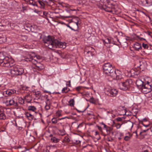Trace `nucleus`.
I'll return each instance as SVG.
<instances>
[{"mask_svg":"<svg viewBox=\"0 0 152 152\" xmlns=\"http://www.w3.org/2000/svg\"><path fill=\"white\" fill-rule=\"evenodd\" d=\"M6 94L9 95H10L14 94H18V91H16L14 89H9L8 90L6 91Z\"/></svg>","mask_w":152,"mask_h":152,"instance_id":"dca6fc26","label":"nucleus"},{"mask_svg":"<svg viewBox=\"0 0 152 152\" xmlns=\"http://www.w3.org/2000/svg\"><path fill=\"white\" fill-rule=\"evenodd\" d=\"M43 15L44 16V17L46 18V19L48 20V16L49 15L48 14V13L46 11L44 12Z\"/></svg>","mask_w":152,"mask_h":152,"instance_id":"473e14b6","label":"nucleus"},{"mask_svg":"<svg viewBox=\"0 0 152 152\" xmlns=\"http://www.w3.org/2000/svg\"><path fill=\"white\" fill-rule=\"evenodd\" d=\"M81 89L82 87L81 86H78L76 88V90L78 91H80L81 90Z\"/></svg>","mask_w":152,"mask_h":152,"instance_id":"a18cd8bd","label":"nucleus"},{"mask_svg":"<svg viewBox=\"0 0 152 152\" xmlns=\"http://www.w3.org/2000/svg\"><path fill=\"white\" fill-rule=\"evenodd\" d=\"M38 3L41 6V8H43L44 7L45 4L44 3V2L41 1H39Z\"/></svg>","mask_w":152,"mask_h":152,"instance_id":"72a5a7b5","label":"nucleus"},{"mask_svg":"<svg viewBox=\"0 0 152 152\" xmlns=\"http://www.w3.org/2000/svg\"><path fill=\"white\" fill-rule=\"evenodd\" d=\"M152 5V0H147L146 6H150Z\"/></svg>","mask_w":152,"mask_h":152,"instance_id":"7c9ffc66","label":"nucleus"},{"mask_svg":"<svg viewBox=\"0 0 152 152\" xmlns=\"http://www.w3.org/2000/svg\"><path fill=\"white\" fill-rule=\"evenodd\" d=\"M130 137L128 136H126L124 138V139L126 141H128L129 140Z\"/></svg>","mask_w":152,"mask_h":152,"instance_id":"de8ad7c7","label":"nucleus"},{"mask_svg":"<svg viewBox=\"0 0 152 152\" xmlns=\"http://www.w3.org/2000/svg\"><path fill=\"white\" fill-rule=\"evenodd\" d=\"M132 82L131 80H127L125 82H122L118 83L120 88L122 90L126 91L128 90L130 87V85Z\"/></svg>","mask_w":152,"mask_h":152,"instance_id":"39448f33","label":"nucleus"},{"mask_svg":"<svg viewBox=\"0 0 152 152\" xmlns=\"http://www.w3.org/2000/svg\"><path fill=\"white\" fill-rule=\"evenodd\" d=\"M35 95L36 97L38 99H39L41 96V94L40 91H39L35 92Z\"/></svg>","mask_w":152,"mask_h":152,"instance_id":"c85d7f7f","label":"nucleus"},{"mask_svg":"<svg viewBox=\"0 0 152 152\" xmlns=\"http://www.w3.org/2000/svg\"><path fill=\"white\" fill-rule=\"evenodd\" d=\"M25 58V60L26 61H31L32 63H35L36 62L35 59H34V57L29 54L26 55Z\"/></svg>","mask_w":152,"mask_h":152,"instance_id":"ddd939ff","label":"nucleus"},{"mask_svg":"<svg viewBox=\"0 0 152 152\" xmlns=\"http://www.w3.org/2000/svg\"><path fill=\"white\" fill-rule=\"evenodd\" d=\"M45 108L46 110H49L50 108L49 104H48L47 103H46V105L45 107Z\"/></svg>","mask_w":152,"mask_h":152,"instance_id":"4c0bfd02","label":"nucleus"},{"mask_svg":"<svg viewBox=\"0 0 152 152\" xmlns=\"http://www.w3.org/2000/svg\"><path fill=\"white\" fill-rule=\"evenodd\" d=\"M137 38H138V39H140V40L141 41H142L143 40H145V39L140 37L139 36H137Z\"/></svg>","mask_w":152,"mask_h":152,"instance_id":"49530a36","label":"nucleus"},{"mask_svg":"<svg viewBox=\"0 0 152 152\" xmlns=\"http://www.w3.org/2000/svg\"><path fill=\"white\" fill-rule=\"evenodd\" d=\"M26 117L30 120H32L34 118V116L30 113L27 112L25 114Z\"/></svg>","mask_w":152,"mask_h":152,"instance_id":"6ab92c4d","label":"nucleus"},{"mask_svg":"<svg viewBox=\"0 0 152 152\" xmlns=\"http://www.w3.org/2000/svg\"><path fill=\"white\" fill-rule=\"evenodd\" d=\"M10 60L11 59H10L8 57H5L3 60L0 63V66L8 68L11 67L13 66V64L12 63H10Z\"/></svg>","mask_w":152,"mask_h":152,"instance_id":"423d86ee","label":"nucleus"},{"mask_svg":"<svg viewBox=\"0 0 152 152\" xmlns=\"http://www.w3.org/2000/svg\"><path fill=\"white\" fill-rule=\"evenodd\" d=\"M105 10L106 11L110 12H113V11L111 9L109 8H106L105 9Z\"/></svg>","mask_w":152,"mask_h":152,"instance_id":"79ce46f5","label":"nucleus"},{"mask_svg":"<svg viewBox=\"0 0 152 152\" xmlns=\"http://www.w3.org/2000/svg\"><path fill=\"white\" fill-rule=\"evenodd\" d=\"M69 105L71 107H73L74 104V100L73 99H71L69 101Z\"/></svg>","mask_w":152,"mask_h":152,"instance_id":"c756f323","label":"nucleus"},{"mask_svg":"<svg viewBox=\"0 0 152 152\" xmlns=\"http://www.w3.org/2000/svg\"><path fill=\"white\" fill-rule=\"evenodd\" d=\"M136 84L139 88L142 89V90L146 93L150 92L151 90V86L148 81L146 82V83L144 85L143 81L140 79H138L136 81Z\"/></svg>","mask_w":152,"mask_h":152,"instance_id":"f257e3e1","label":"nucleus"},{"mask_svg":"<svg viewBox=\"0 0 152 152\" xmlns=\"http://www.w3.org/2000/svg\"><path fill=\"white\" fill-rule=\"evenodd\" d=\"M77 1L78 2V3H77L79 4H81L82 2L81 0H78Z\"/></svg>","mask_w":152,"mask_h":152,"instance_id":"0e129e2a","label":"nucleus"},{"mask_svg":"<svg viewBox=\"0 0 152 152\" xmlns=\"http://www.w3.org/2000/svg\"><path fill=\"white\" fill-rule=\"evenodd\" d=\"M52 121L53 124H55L57 123V120L55 118H53L52 119Z\"/></svg>","mask_w":152,"mask_h":152,"instance_id":"c03bdc74","label":"nucleus"},{"mask_svg":"<svg viewBox=\"0 0 152 152\" xmlns=\"http://www.w3.org/2000/svg\"><path fill=\"white\" fill-rule=\"evenodd\" d=\"M133 124L131 122H129L126 124V126L129 128L132 129L133 126Z\"/></svg>","mask_w":152,"mask_h":152,"instance_id":"393cba45","label":"nucleus"},{"mask_svg":"<svg viewBox=\"0 0 152 152\" xmlns=\"http://www.w3.org/2000/svg\"><path fill=\"white\" fill-rule=\"evenodd\" d=\"M152 33L151 32H150V31H148V34L151 36V34H152Z\"/></svg>","mask_w":152,"mask_h":152,"instance_id":"e2e57ef3","label":"nucleus"},{"mask_svg":"<svg viewBox=\"0 0 152 152\" xmlns=\"http://www.w3.org/2000/svg\"><path fill=\"white\" fill-rule=\"evenodd\" d=\"M5 103L7 106H13L15 107H17L18 106L17 102L13 98L7 100Z\"/></svg>","mask_w":152,"mask_h":152,"instance_id":"9b49d317","label":"nucleus"},{"mask_svg":"<svg viewBox=\"0 0 152 152\" xmlns=\"http://www.w3.org/2000/svg\"><path fill=\"white\" fill-rule=\"evenodd\" d=\"M29 2L30 4H32L34 6H37V5L35 1H33V0H30L29 1Z\"/></svg>","mask_w":152,"mask_h":152,"instance_id":"f704fd0d","label":"nucleus"},{"mask_svg":"<svg viewBox=\"0 0 152 152\" xmlns=\"http://www.w3.org/2000/svg\"><path fill=\"white\" fill-rule=\"evenodd\" d=\"M109 95L111 97H114L116 96L118 91L115 89H112L108 91Z\"/></svg>","mask_w":152,"mask_h":152,"instance_id":"4468645a","label":"nucleus"},{"mask_svg":"<svg viewBox=\"0 0 152 152\" xmlns=\"http://www.w3.org/2000/svg\"><path fill=\"white\" fill-rule=\"evenodd\" d=\"M143 126L146 127H148V125H144V124H143Z\"/></svg>","mask_w":152,"mask_h":152,"instance_id":"338daca9","label":"nucleus"},{"mask_svg":"<svg viewBox=\"0 0 152 152\" xmlns=\"http://www.w3.org/2000/svg\"><path fill=\"white\" fill-rule=\"evenodd\" d=\"M89 101L91 103H92L93 104H95V101L93 97L90 99Z\"/></svg>","mask_w":152,"mask_h":152,"instance_id":"ea45409f","label":"nucleus"},{"mask_svg":"<svg viewBox=\"0 0 152 152\" xmlns=\"http://www.w3.org/2000/svg\"><path fill=\"white\" fill-rule=\"evenodd\" d=\"M51 140L52 142L56 143L59 141V139L56 138V137H53L51 139Z\"/></svg>","mask_w":152,"mask_h":152,"instance_id":"5701e85b","label":"nucleus"},{"mask_svg":"<svg viewBox=\"0 0 152 152\" xmlns=\"http://www.w3.org/2000/svg\"><path fill=\"white\" fill-rule=\"evenodd\" d=\"M78 20L77 22L72 21L70 22L67 26L72 30L77 31L78 28Z\"/></svg>","mask_w":152,"mask_h":152,"instance_id":"1a4fd4ad","label":"nucleus"},{"mask_svg":"<svg viewBox=\"0 0 152 152\" xmlns=\"http://www.w3.org/2000/svg\"><path fill=\"white\" fill-rule=\"evenodd\" d=\"M34 65H35V66L34 67V69L35 70H33L34 71H37V70L38 71H40L42 69H43L44 68V66L42 64L40 63L39 62H35L34 63H32Z\"/></svg>","mask_w":152,"mask_h":152,"instance_id":"f8f14e48","label":"nucleus"},{"mask_svg":"<svg viewBox=\"0 0 152 152\" xmlns=\"http://www.w3.org/2000/svg\"><path fill=\"white\" fill-rule=\"evenodd\" d=\"M57 115L58 116H61V114L59 112H57L56 113Z\"/></svg>","mask_w":152,"mask_h":152,"instance_id":"680f3d73","label":"nucleus"},{"mask_svg":"<svg viewBox=\"0 0 152 152\" xmlns=\"http://www.w3.org/2000/svg\"><path fill=\"white\" fill-rule=\"evenodd\" d=\"M143 152H148V151L147 150H145L143 151Z\"/></svg>","mask_w":152,"mask_h":152,"instance_id":"774afa93","label":"nucleus"},{"mask_svg":"<svg viewBox=\"0 0 152 152\" xmlns=\"http://www.w3.org/2000/svg\"><path fill=\"white\" fill-rule=\"evenodd\" d=\"M42 57L39 55H35L34 56V59H35L36 61L35 62H38V60H41L42 59Z\"/></svg>","mask_w":152,"mask_h":152,"instance_id":"412c9836","label":"nucleus"},{"mask_svg":"<svg viewBox=\"0 0 152 152\" xmlns=\"http://www.w3.org/2000/svg\"><path fill=\"white\" fill-rule=\"evenodd\" d=\"M53 45V48H64L66 47V44L65 42H61L58 40L55 39Z\"/></svg>","mask_w":152,"mask_h":152,"instance_id":"0eeeda50","label":"nucleus"},{"mask_svg":"<svg viewBox=\"0 0 152 152\" xmlns=\"http://www.w3.org/2000/svg\"><path fill=\"white\" fill-rule=\"evenodd\" d=\"M76 143H77V144L79 143L80 142V141L79 140H76Z\"/></svg>","mask_w":152,"mask_h":152,"instance_id":"69168bd1","label":"nucleus"},{"mask_svg":"<svg viewBox=\"0 0 152 152\" xmlns=\"http://www.w3.org/2000/svg\"><path fill=\"white\" fill-rule=\"evenodd\" d=\"M69 91V89L67 88V87L64 88L62 90V93H67Z\"/></svg>","mask_w":152,"mask_h":152,"instance_id":"cd10ccee","label":"nucleus"},{"mask_svg":"<svg viewBox=\"0 0 152 152\" xmlns=\"http://www.w3.org/2000/svg\"><path fill=\"white\" fill-rule=\"evenodd\" d=\"M53 45V48H64L66 47V44L65 42H61L58 40L55 39Z\"/></svg>","mask_w":152,"mask_h":152,"instance_id":"6e6552de","label":"nucleus"},{"mask_svg":"<svg viewBox=\"0 0 152 152\" xmlns=\"http://www.w3.org/2000/svg\"><path fill=\"white\" fill-rule=\"evenodd\" d=\"M142 47L145 49H148V48L149 47L148 45L146 44H145L144 43H143L142 44Z\"/></svg>","mask_w":152,"mask_h":152,"instance_id":"58836bf2","label":"nucleus"},{"mask_svg":"<svg viewBox=\"0 0 152 152\" xmlns=\"http://www.w3.org/2000/svg\"><path fill=\"white\" fill-rule=\"evenodd\" d=\"M6 37L4 36H0V43L5 42L6 41Z\"/></svg>","mask_w":152,"mask_h":152,"instance_id":"4be33fe9","label":"nucleus"},{"mask_svg":"<svg viewBox=\"0 0 152 152\" xmlns=\"http://www.w3.org/2000/svg\"><path fill=\"white\" fill-rule=\"evenodd\" d=\"M28 88V87H23V89L24 90H27V89Z\"/></svg>","mask_w":152,"mask_h":152,"instance_id":"13d9d810","label":"nucleus"},{"mask_svg":"<svg viewBox=\"0 0 152 152\" xmlns=\"http://www.w3.org/2000/svg\"><path fill=\"white\" fill-rule=\"evenodd\" d=\"M4 57H4L2 54H1L0 55V63L1 62V61H2L3 60L4 58Z\"/></svg>","mask_w":152,"mask_h":152,"instance_id":"a19ab883","label":"nucleus"},{"mask_svg":"<svg viewBox=\"0 0 152 152\" xmlns=\"http://www.w3.org/2000/svg\"><path fill=\"white\" fill-rule=\"evenodd\" d=\"M140 1L142 5L146 6L147 0H140Z\"/></svg>","mask_w":152,"mask_h":152,"instance_id":"c9c22d12","label":"nucleus"},{"mask_svg":"<svg viewBox=\"0 0 152 152\" xmlns=\"http://www.w3.org/2000/svg\"><path fill=\"white\" fill-rule=\"evenodd\" d=\"M103 69L104 73L107 76H110L115 75L114 73L115 69L110 63L105 64L103 66Z\"/></svg>","mask_w":152,"mask_h":152,"instance_id":"f03ea898","label":"nucleus"},{"mask_svg":"<svg viewBox=\"0 0 152 152\" xmlns=\"http://www.w3.org/2000/svg\"><path fill=\"white\" fill-rule=\"evenodd\" d=\"M24 99L27 103H30L32 100L31 97L29 94L25 96Z\"/></svg>","mask_w":152,"mask_h":152,"instance_id":"a211bd4d","label":"nucleus"},{"mask_svg":"<svg viewBox=\"0 0 152 152\" xmlns=\"http://www.w3.org/2000/svg\"><path fill=\"white\" fill-rule=\"evenodd\" d=\"M45 1V3H46V4L48 5L50 4L52 2V1Z\"/></svg>","mask_w":152,"mask_h":152,"instance_id":"09e8293b","label":"nucleus"},{"mask_svg":"<svg viewBox=\"0 0 152 152\" xmlns=\"http://www.w3.org/2000/svg\"><path fill=\"white\" fill-rule=\"evenodd\" d=\"M20 103L21 104H24V100L23 99H22V98H21L20 102Z\"/></svg>","mask_w":152,"mask_h":152,"instance_id":"5fc2aeb1","label":"nucleus"},{"mask_svg":"<svg viewBox=\"0 0 152 152\" xmlns=\"http://www.w3.org/2000/svg\"><path fill=\"white\" fill-rule=\"evenodd\" d=\"M114 73L115 75H111V77L114 79L118 80L119 79L122 80V78L121 75V72L118 70L114 69Z\"/></svg>","mask_w":152,"mask_h":152,"instance_id":"9d476101","label":"nucleus"},{"mask_svg":"<svg viewBox=\"0 0 152 152\" xmlns=\"http://www.w3.org/2000/svg\"><path fill=\"white\" fill-rule=\"evenodd\" d=\"M116 120L118 121H121L122 120V118H116Z\"/></svg>","mask_w":152,"mask_h":152,"instance_id":"3c124183","label":"nucleus"},{"mask_svg":"<svg viewBox=\"0 0 152 152\" xmlns=\"http://www.w3.org/2000/svg\"><path fill=\"white\" fill-rule=\"evenodd\" d=\"M149 129H146V130H142V131L140 133V134H141L143 133V132H146V131H147Z\"/></svg>","mask_w":152,"mask_h":152,"instance_id":"8fccbe9b","label":"nucleus"},{"mask_svg":"<svg viewBox=\"0 0 152 152\" xmlns=\"http://www.w3.org/2000/svg\"><path fill=\"white\" fill-rule=\"evenodd\" d=\"M133 47L136 50H138L139 49H141L142 48L140 44L138 42L135 43L134 44Z\"/></svg>","mask_w":152,"mask_h":152,"instance_id":"f3484780","label":"nucleus"},{"mask_svg":"<svg viewBox=\"0 0 152 152\" xmlns=\"http://www.w3.org/2000/svg\"><path fill=\"white\" fill-rule=\"evenodd\" d=\"M70 141V140L67 136L65 137L63 140V143L69 142Z\"/></svg>","mask_w":152,"mask_h":152,"instance_id":"a878e982","label":"nucleus"},{"mask_svg":"<svg viewBox=\"0 0 152 152\" xmlns=\"http://www.w3.org/2000/svg\"><path fill=\"white\" fill-rule=\"evenodd\" d=\"M111 40L109 38H106L105 40H102L104 44L107 48H110L111 46L110 44L111 43Z\"/></svg>","mask_w":152,"mask_h":152,"instance_id":"2eb2a0df","label":"nucleus"},{"mask_svg":"<svg viewBox=\"0 0 152 152\" xmlns=\"http://www.w3.org/2000/svg\"><path fill=\"white\" fill-rule=\"evenodd\" d=\"M121 126V125L119 123L116 124L115 125V126L117 129H119L120 128Z\"/></svg>","mask_w":152,"mask_h":152,"instance_id":"37998d69","label":"nucleus"},{"mask_svg":"<svg viewBox=\"0 0 152 152\" xmlns=\"http://www.w3.org/2000/svg\"><path fill=\"white\" fill-rule=\"evenodd\" d=\"M23 69L18 65L15 66L10 69V72L12 76L20 75L23 73Z\"/></svg>","mask_w":152,"mask_h":152,"instance_id":"7ed1b4c3","label":"nucleus"},{"mask_svg":"<svg viewBox=\"0 0 152 152\" xmlns=\"http://www.w3.org/2000/svg\"><path fill=\"white\" fill-rule=\"evenodd\" d=\"M116 33H118V34H119V35H122V33L121 32H116Z\"/></svg>","mask_w":152,"mask_h":152,"instance_id":"bf43d9fd","label":"nucleus"},{"mask_svg":"<svg viewBox=\"0 0 152 152\" xmlns=\"http://www.w3.org/2000/svg\"><path fill=\"white\" fill-rule=\"evenodd\" d=\"M143 62L142 61H140V60H138L136 62V65L137 66V65H139V64H141V65H142L143 64Z\"/></svg>","mask_w":152,"mask_h":152,"instance_id":"e433bc0d","label":"nucleus"},{"mask_svg":"<svg viewBox=\"0 0 152 152\" xmlns=\"http://www.w3.org/2000/svg\"><path fill=\"white\" fill-rule=\"evenodd\" d=\"M99 135V133L97 131H96L95 132V135Z\"/></svg>","mask_w":152,"mask_h":152,"instance_id":"052dcab7","label":"nucleus"},{"mask_svg":"<svg viewBox=\"0 0 152 152\" xmlns=\"http://www.w3.org/2000/svg\"><path fill=\"white\" fill-rule=\"evenodd\" d=\"M6 118V116L5 114L4 113V112L3 113H1V114H0V119L4 120Z\"/></svg>","mask_w":152,"mask_h":152,"instance_id":"2f4dec72","label":"nucleus"},{"mask_svg":"<svg viewBox=\"0 0 152 152\" xmlns=\"http://www.w3.org/2000/svg\"><path fill=\"white\" fill-rule=\"evenodd\" d=\"M4 112V110L3 109L0 108V114H1V113H3Z\"/></svg>","mask_w":152,"mask_h":152,"instance_id":"6e6d98bb","label":"nucleus"},{"mask_svg":"<svg viewBox=\"0 0 152 152\" xmlns=\"http://www.w3.org/2000/svg\"><path fill=\"white\" fill-rule=\"evenodd\" d=\"M97 127H98V129L100 131L102 132V129L101 127L99 126H97Z\"/></svg>","mask_w":152,"mask_h":152,"instance_id":"864d4df0","label":"nucleus"},{"mask_svg":"<svg viewBox=\"0 0 152 152\" xmlns=\"http://www.w3.org/2000/svg\"><path fill=\"white\" fill-rule=\"evenodd\" d=\"M101 124L102 125H104V128H106L107 126L104 124L103 122H102V123H101Z\"/></svg>","mask_w":152,"mask_h":152,"instance_id":"4d7b16f0","label":"nucleus"},{"mask_svg":"<svg viewBox=\"0 0 152 152\" xmlns=\"http://www.w3.org/2000/svg\"><path fill=\"white\" fill-rule=\"evenodd\" d=\"M58 133L61 135L63 136L65 134V131L63 129L62 130L58 129Z\"/></svg>","mask_w":152,"mask_h":152,"instance_id":"b1692460","label":"nucleus"},{"mask_svg":"<svg viewBox=\"0 0 152 152\" xmlns=\"http://www.w3.org/2000/svg\"><path fill=\"white\" fill-rule=\"evenodd\" d=\"M145 64L146 63L144 61V62H143L142 65H141V64H139V65H137V67H140V69H144L145 68Z\"/></svg>","mask_w":152,"mask_h":152,"instance_id":"bb28decb","label":"nucleus"},{"mask_svg":"<svg viewBox=\"0 0 152 152\" xmlns=\"http://www.w3.org/2000/svg\"><path fill=\"white\" fill-rule=\"evenodd\" d=\"M28 109L29 111L35 112L37 110V108L34 106H30L28 107Z\"/></svg>","mask_w":152,"mask_h":152,"instance_id":"aec40b11","label":"nucleus"},{"mask_svg":"<svg viewBox=\"0 0 152 152\" xmlns=\"http://www.w3.org/2000/svg\"><path fill=\"white\" fill-rule=\"evenodd\" d=\"M87 53L89 54L88 56L91 55L92 52L90 51H88L87 52Z\"/></svg>","mask_w":152,"mask_h":152,"instance_id":"603ef678","label":"nucleus"},{"mask_svg":"<svg viewBox=\"0 0 152 152\" xmlns=\"http://www.w3.org/2000/svg\"><path fill=\"white\" fill-rule=\"evenodd\" d=\"M54 39H53L50 36H44L42 38V40L45 45L50 49H52L53 48V46Z\"/></svg>","mask_w":152,"mask_h":152,"instance_id":"20e7f679","label":"nucleus"}]
</instances>
